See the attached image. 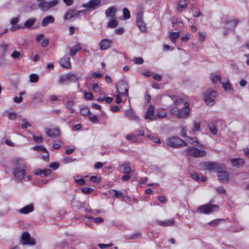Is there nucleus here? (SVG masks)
Segmentation results:
<instances>
[{
  "instance_id": "1",
  "label": "nucleus",
  "mask_w": 249,
  "mask_h": 249,
  "mask_svg": "<svg viewBox=\"0 0 249 249\" xmlns=\"http://www.w3.org/2000/svg\"><path fill=\"white\" fill-rule=\"evenodd\" d=\"M168 100L171 99L174 102V104L176 106H180L183 105V107L179 109L177 107H173L171 109V114L177 118L180 119L187 118L189 116L188 102H185L183 104V100L181 99H177L175 96H169L167 97Z\"/></svg>"
},
{
  "instance_id": "2",
  "label": "nucleus",
  "mask_w": 249,
  "mask_h": 249,
  "mask_svg": "<svg viewBox=\"0 0 249 249\" xmlns=\"http://www.w3.org/2000/svg\"><path fill=\"white\" fill-rule=\"evenodd\" d=\"M222 20L225 24L223 33L224 36H227L230 32L233 31L238 23L237 19L232 18L228 16L222 17Z\"/></svg>"
},
{
  "instance_id": "3",
  "label": "nucleus",
  "mask_w": 249,
  "mask_h": 249,
  "mask_svg": "<svg viewBox=\"0 0 249 249\" xmlns=\"http://www.w3.org/2000/svg\"><path fill=\"white\" fill-rule=\"evenodd\" d=\"M219 210V207L216 205L206 204L200 206L197 211L201 213L209 214L213 212L217 211Z\"/></svg>"
},
{
  "instance_id": "4",
  "label": "nucleus",
  "mask_w": 249,
  "mask_h": 249,
  "mask_svg": "<svg viewBox=\"0 0 249 249\" xmlns=\"http://www.w3.org/2000/svg\"><path fill=\"white\" fill-rule=\"evenodd\" d=\"M187 154L195 158L204 157L207 152L206 151L194 147H189L186 149Z\"/></svg>"
},
{
  "instance_id": "5",
  "label": "nucleus",
  "mask_w": 249,
  "mask_h": 249,
  "mask_svg": "<svg viewBox=\"0 0 249 249\" xmlns=\"http://www.w3.org/2000/svg\"><path fill=\"white\" fill-rule=\"evenodd\" d=\"M116 93L122 94L126 97L128 95V85L127 82L124 80L118 82L116 86Z\"/></svg>"
},
{
  "instance_id": "6",
  "label": "nucleus",
  "mask_w": 249,
  "mask_h": 249,
  "mask_svg": "<svg viewBox=\"0 0 249 249\" xmlns=\"http://www.w3.org/2000/svg\"><path fill=\"white\" fill-rule=\"evenodd\" d=\"M167 144L168 146L178 148L182 146H187V143L179 137H172L168 139Z\"/></svg>"
},
{
  "instance_id": "7",
  "label": "nucleus",
  "mask_w": 249,
  "mask_h": 249,
  "mask_svg": "<svg viewBox=\"0 0 249 249\" xmlns=\"http://www.w3.org/2000/svg\"><path fill=\"white\" fill-rule=\"evenodd\" d=\"M25 168L15 167L13 172V175L16 181L20 182L25 177L26 174Z\"/></svg>"
},
{
  "instance_id": "8",
  "label": "nucleus",
  "mask_w": 249,
  "mask_h": 249,
  "mask_svg": "<svg viewBox=\"0 0 249 249\" xmlns=\"http://www.w3.org/2000/svg\"><path fill=\"white\" fill-rule=\"evenodd\" d=\"M137 25L141 31L146 32L147 31V27L145 23L143 21V13L142 12H138L136 17Z\"/></svg>"
},
{
  "instance_id": "9",
  "label": "nucleus",
  "mask_w": 249,
  "mask_h": 249,
  "mask_svg": "<svg viewBox=\"0 0 249 249\" xmlns=\"http://www.w3.org/2000/svg\"><path fill=\"white\" fill-rule=\"evenodd\" d=\"M154 111L155 107L152 105H150L144 115V119L146 120H148V122H151L156 120L157 116L154 114Z\"/></svg>"
},
{
  "instance_id": "10",
  "label": "nucleus",
  "mask_w": 249,
  "mask_h": 249,
  "mask_svg": "<svg viewBox=\"0 0 249 249\" xmlns=\"http://www.w3.org/2000/svg\"><path fill=\"white\" fill-rule=\"evenodd\" d=\"M21 243L23 245H34L36 243L34 240L30 236V234L26 231L23 232L21 236Z\"/></svg>"
},
{
  "instance_id": "11",
  "label": "nucleus",
  "mask_w": 249,
  "mask_h": 249,
  "mask_svg": "<svg viewBox=\"0 0 249 249\" xmlns=\"http://www.w3.org/2000/svg\"><path fill=\"white\" fill-rule=\"evenodd\" d=\"M84 12V11L83 10L76 11L74 9H70L68 11L64 18L65 20H68L72 18H77L80 13Z\"/></svg>"
},
{
  "instance_id": "12",
  "label": "nucleus",
  "mask_w": 249,
  "mask_h": 249,
  "mask_svg": "<svg viewBox=\"0 0 249 249\" xmlns=\"http://www.w3.org/2000/svg\"><path fill=\"white\" fill-rule=\"evenodd\" d=\"M124 116L131 121H139L140 120L139 116L136 114L132 108H130L125 111Z\"/></svg>"
},
{
  "instance_id": "13",
  "label": "nucleus",
  "mask_w": 249,
  "mask_h": 249,
  "mask_svg": "<svg viewBox=\"0 0 249 249\" xmlns=\"http://www.w3.org/2000/svg\"><path fill=\"white\" fill-rule=\"evenodd\" d=\"M217 176L219 181L222 183H227L229 182V175L227 171H218Z\"/></svg>"
},
{
  "instance_id": "14",
  "label": "nucleus",
  "mask_w": 249,
  "mask_h": 249,
  "mask_svg": "<svg viewBox=\"0 0 249 249\" xmlns=\"http://www.w3.org/2000/svg\"><path fill=\"white\" fill-rule=\"evenodd\" d=\"M101 3V0H90L89 2L83 4V7L89 9H94Z\"/></svg>"
},
{
  "instance_id": "15",
  "label": "nucleus",
  "mask_w": 249,
  "mask_h": 249,
  "mask_svg": "<svg viewBox=\"0 0 249 249\" xmlns=\"http://www.w3.org/2000/svg\"><path fill=\"white\" fill-rule=\"evenodd\" d=\"M188 7V3L185 0H179L177 2V7L176 11L181 13L185 11Z\"/></svg>"
},
{
  "instance_id": "16",
  "label": "nucleus",
  "mask_w": 249,
  "mask_h": 249,
  "mask_svg": "<svg viewBox=\"0 0 249 249\" xmlns=\"http://www.w3.org/2000/svg\"><path fill=\"white\" fill-rule=\"evenodd\" d=\"M46 133L49 137L53 138L59 136L60 133V130L59 128L47 129Z\"/></svg>"
},
{
  "instance_id": "17",
  "label": "nucleus",
  "mask_w": 249,
  "mask_h": 249,
  "mask_svg": "<svg viewBox=\"0 0 249 249\" xmlns=\"http://www.w3.org/2000/svg\"><path fill=\"white\" fill-rule=\"evenodd\" d=\"M232 166L240 167L244 164L245 161L242 158H232L230 159Z\"/></svg>"
},
{
  "instance_id": "18",
  "label": "nucleus",
  "mask_w": 249,
  "mask_h": 249,
  "mask_svg": "<svg viewBox=\"0 0 249 249\" xmlns=\"http://www.w3.org/2000/svg\"><path fill=\"white\" fill-rule=\"evenodd\" d=\"M112 41L107 39H104L102 40L99 43L100 48L101 50H105L107 49L110 47Z\"/></svg>"
},
{
  "instance_id": "19",
  "label": "nucleus",
  "mask_w": 249,
  "mask_h": 249,
  "mask_svg": "<svg viewBox=\"0 0 249 249\" xmlns=\"http://www.w3.org/2000/svg\"><path fill=\"white\" fill-rule=\"evenodd\" d=\"M157 223L161 226L163 227H168L173 226L175 224V219L172 218L167 220L165 221H160V220H157Z\"/></svg>"
},
{
  "instance_id": "20",
  "label": "nucleus",
  "mask_w": 249,
  "mask_h": 249,
  "mask_svg": "<svg viewBox=\"0 0 249 249\" xmlns=\"http://www.w3.org/2000/svg\"><path fill=\"white\" fill-rule=\"evenodd\" d=\"M226 168L225 164L217 162H213L212 170L214 172L223 171Z\"/></svg>"
},
{
  "instance_id": "21",
  "label": "nucleus",
  "mask_w": 249,
  "mask_h": 249,
  "mask_svg": "<svg viewBox=\"0 0 249 249\" xmlns=\"http://www.w3.org/2000/svg\"><path fill=\"white\" fill-rule=\"evenodd\" d=\"M59 63L63 68L70 69L71 68L70 58L69 57H63L59 60Z\"/></svg>"
},
{
  "instance_id": "22",
  "label": "nucleus",
  "mask_w": 249,
  "mask_h": 249,
  "mask_svg": "<svg viewBox=\"0 0 249 249\" xmlns=\"http://www.w3.org/2000/svg\"><path fill=\"white\" fill-rule=\"evenodd\" d=\"M54 21V18L51 15L47 16L44 18L42 21L41 25L43 27L47 26L49 23H53Z\"/></svg>"
},
{
  "instance_id": "23",
  "label": "nucleus",
  "mask_w": 249,
  "mask_h": 249,
  "mask_svg": "<svg viewBox=\"0 0 249 249\" xmlns=\"http://www.w3.org/2000/svg\"><path fill=\"white\" fill-rule=\"evenodd\" d=\"M13 165L15 167H19V168H25L26 165L23 162L22 160L18 158H16L12 161Z\"/></svg>"
},
{
  "instance_id": "24",
  "label": "nucleus",
  "mask_w": 249,
  "mask_h": 249,
  "mask_svg": "<svg viewBox=\"0 0 249 249\" xmlns=\"http://www.w3.org/2000/svg\"><path fill=\"white\" fill-rule=\"evenodd\" d=\"M213 162V161H203L200 162L199 165L205 170H212Z\"/></svg>"
},
{
  "instance_id": "25",
  "label": "nucleus",
  "mask_w": 249,
  "mask_h": 249,
  "mask_svg": "<svg viewBox=\"0 0 249 249\" xmlns=\"http://www.w3.org/2000/svg\"><path fill=\"white\" fill-rule=\"evenodd\" d=\"M126 139L134 143H140L142 142V139L137 138V136L134 134H129L126 135Z\"/></svg>"
},
{
  "instance_id": "26",
  "label": "nucleus",
  "mask_w": 249,
  "mask_h": 249,
  "mask_svg": "<svg viewBox=\"0 0 249 249\" xmlns=\"http://www.w3.org/2000/svg\"><path fill=\"white\" fill-rule=\"evenodd\" d=\"M116 12V9L115 6L109 7L106 11V15L108 17H114Z\"/></svg>"
},
{
  "instance_id": "27",
  "label": "nucleus",
  "mask_w": 249,
  "mask_h": 249,
  "mask_svg": "<svg viewBox=\"0 0 249 249\" xmlns=\"http://www.w3.org/2000/svg\"><path fill=\"white\" fill-rule=\"evenodd\" d=\"M33 210L34 207L33 205L30 204L20 209L19 212L21 213L27 214L30 212H32Z\"/></svg>"
},
{
  "instance_id": "28",
  "label": "nucleus",
  "mask_w": 249,
  "mask_h": 249,
  "mask_svg": "<svg viewBox=\"0 0 249 249\" xmlns=\"http://www.w3.org/2000/svg\"><path fill=\"white\" fill-rule=\"evenodd\" d=\"M18 21H19L18 17L13 18L11 20V24L13 25L12 30L16 31L19 28H22L20 26H19L18 25H16V24L18 22Z\"/></svg>"
},
{
  "instance_id": "29",
  "label": "nucleus",
  "mask_w": 249,
  "mask_h": 249,
  "mask_svg": "<svg viewBox=\"0 0 249 249\" xmlns=\"http://www.w3.org/2000/svg\"><path fill=\"white\" fill-rule=\"evenodd\" d=\"M82 49V47H80V44H78L74 46L71 47L70 49V53L71 56H74L80 50Z\"/></svg>"
},
{
  "instance_id": "30",
  "label": "nucleus",
  "mask_w": 249,
  "mask_h": 249,
  "mask_svg": "<svg viewBox=\"0 0 249 249\" xmlns=\"http://www.w3.org/2000/svg\"><path fill=\"white\" fill-rule=\"evenodd\" d=\"M38 7L44 12L47 11L49 10L47 1H42L38 3Z\"/></svg>"
},
{
  "instance_id": "31",
  "label": "nucleus",
  "mask_w": 249,
  "mask_h": 249,
  "mask_svg": "<svg viewBox=\"0 0 249 249\" xmlns=\"http://www.w3.org/2000/svg\"><path fill=\"white\" fill-rule=\"evenodd\" d=\"M109 194L116 198H121L124 196V194L122 192L115 190L109 191Z\"/></svg>"
},
{
  "instance_id": "32",
  "label": "nucleus",
  "mask_w": 249,
  "mask_h": 249,
  "mask_svg": "<svg viewBox=\"0 0 249 249\" xmlns=\"http://www.w3.org/2000/svg\"><path fill=\"white\" fill-rule=\"evenodd\" d=\"M44 96L43 92L38 91L33 95V100H38L40 101Z\"/></svg>"
},
{
  "instance_id": "33",
  "label": "nucleus",
  "mask_w": 249,
  "mask_h": 249,
  "mask_svg": "<svg viewBox=\"0 0 249 249\" xmlns=\"http://www.w3.org/2000/svg\"><path fill=\"white\" fill-rule=\"evenodd\" d=\"M118 25V21L116 17L110 19L108 22V26L112 28L116 27Z\"/></svg>"
},
{
  "instance_id": "34",
  "label": "nucleus",
  "mask_w": 249,
  "mask_h": 249,
  "mask_svg": "<svg viewBox=\"0 0 249 249\" xmlns=\"http://www.w3.org/2000/svg\"><path fill=\"white\" fill-rule=\"evenodd\" d=\"M36 21V19L35 18L29 19L24 23V26L26 28H30L31 26L34 25Z\"/></svg>"
},
{
  "instance_id": "35",
  "label": "nucleus",
  "mask_w": 249,
  "mask_h": 249,
  "mask_svg": "<svg viewBox=\"0 0 249 249\" xmlns=\"http://www.w3.org/2000/svg\"><path fill=\"white\" fill-rule=\"evenodd\" d=\"M80 114L83 116H87L90 114L89 109L85 107H83L80 109Z\"/></svg>"
},
{
  "instance_id": "36",
  "label": "nucleus",
  "mask_w": 249,
  "mask_h": 249,
  "mask_svg": "<svg viewBox=\"0 0 249 249\" xmlns=\"http://www.w3.org/2000/svg\"><path fill=\"white\" fill-rule=\"evenodd\" d=\"M179 35H180L179 32L171 33L170 34L171 40L172 42H175L176 41V39L178 38L179 36Z\"/></svg>"
},
{
  "instance_id": "37",
  "label": "nucleus",
  "mask_w": 249,
  "mask_h": 249,
  "mask_svg": "<svg viewBox=\"0 0 249 249\" xmlns=\"http://www.w3.org/2000/svg\"><path fill=\"white\" fill-rule=\"evenodd\" d=\"M59 0H52L47 1L49 9L56 6L59 2Z\"/></svg>"
},
{
  "instance_id": "38",
  "label": "nucleus",
  "mask_w": 249,
  "mask_h": 249,
  "mask_svg": "<svg viewBox=\"0 0 249 249\" xmlns=\"http://www.w3.org/2000/svg\"><path fill=\"white\" fill-rule=\"evenodd\" d=\"M224 220L223 219H216L209 222L208 224L211 226L215 227L219 224L220 221Z\"/></svg>"
},
{
  "instance_id": "39",
  "label": "nucleus",
  "mask_w": 249,
  "mask_h": 249,
  "mask_svg": "<svg viewBox=\"0 0 249 249\" xmlns=\"http://www.w3.org/2000/svg\"><path fill=\"white\" fill-rule=\"evenodd\" d=\"M204 100H205V103L207 105L210 106H212L213 105H214V104L215 103L214 100L211 97H205Z\"/></svg>"
},
{
  "instance_id": "40",
  "label": "nucleus",
  "mask_w": 249,
  "mask_h": 249,
  "mask_svg": "<svg viewBox=\"0 0 249 249\" xmlns=\"http://www.w3.org/2000/svg\"><path fill=\"white\" fill-rule=\"evenodd\" d=\"M209 129L213 135L216 134L217 130L213 123H210L208 125Z\"/></svg>"
},
{
  "instance_id": "41",
  "label": "nucleus",
  "mask_w": 249,
  "mask_h": 249,
  "mask_svg": "<svg viewBox=\"0 0 249 249\" xmlns=\"http://www.w3.org/2000/svg\"><path fill=\"white\" fill-rule=\"evenodd\" d=\"M30 81L31 83H36L38 81L39 77L37 74H31L30 75Z\"/></svg>"
},
{
  "instance_id": "42",
  "label": "nucleus",
  "mask_w": 249,
  "mask_h": 249,
  "mask_svg": "<svg viewBox=\"0 0 249 249\" xmlns=\"http://www.w3.org/2000/svg\"><path fill=\"white\" fill-rule=\"evenodd\" d=\"M186 141L188 142H189L192 144H194L195 145H196V144H195L196 143L198 142L197 138L196 137L191 138L189 136H186Z\"/></svg>"
},
{
  "instance_id": "43",
  "label": "nucleus",
  "mask_w": 249,
  "mask_h": 249,
  "mask_svg": "<svg viewBox=\"0 0 249 249\" xmlns=\"http://www.w3.org/2000/svg\"><path fill=\"white\" fill-rule=\"evenodd\" d=\"M11 56L15 59H20L22 56V54L19 52L14 51L12 53Z\"/></svg>"
},
{
  "instance_id": "44",
  "label": "nucleus",
  "mask_w": 249,
  "mask_h": 249,
  "mask_svg": "<svg viewBox=\"0 0 249 249\" xmlns=\"http://www.w3.org/2000/svg\"><path fill=\"white\" fill-rule=\"evenodd\" d=\"M68 75L61 76L59 80V83L60 84H65L68 81Z\"/></svg>"
},
{
  "instance_id": "45",
  "label": "nucleus",
  "mask_w": 249,
  "mask_h": 249,
  "mask_svg": "<svg viewBox=\"0 0 249 249\" xmlns=\"http://www.w3.org/2000/svg\"><path fill=\"white\" fill-rule=\"evenodd\" d=\"M94 191V189L90 187H85L81 189L83 193L85 194H89L91 193Z\"/></svg>"
},
{
  "instance_id": "46",
  "label": "nucleus",
  "mask_w": 249,
  "mask_h": 249,
  "mask_svg": "<svg viewBox=\"0 0 249 249\" xmlns=\"http://www.w3.org/2000/svg\"><path fill=\"white\" fill-rule=\"evenodd\" d=\"M213 95V97L217 96V93L216 91L213 90L212 89H209L207 90L205 93V96Z\"/></svg>"
},
{
  "instance_id": "47",
  "label": "nucleus",
  "mask_w": 249,
  "mask_h": 249,
  "mask_svg": "<svg viewBox=\"0 0 249 249\" xmlns=\"http://www.w3.org/2000/svg\"><path fill=\"white\" fill-rule=\"evenodd\" d=\"M31 125V124H30V123L29 122H28L27 121V120H26V119L22 120V124L21 125L22 128L26 129L28 126H30Z\"/></svg>"
},
{
  "instance_id": "48",
  "label": "nucleus",
  "mask_w": 249,
  "mask_h": 249,
  "mask_svg": "<svg viewBox=\"0 0 249 249\" xmlns=\"http://www.w3.org/2000/svg\"><path fill=\"white\" fill-rule=\"evenodd\" d=\"M123 16L125 19H128L130 17L129 11L128 9L124 8L123 9Z\"/></svg>"
},
{
  "instance_id": "49",
  "label": "nucleus",
  "mask_w": 249,
  "mask_h": 249,
  "mask_svg": "<svg viewBox=\"0 0 249 249\" xmlns=\"http://www.w3.org/2000/svg\"><path fill=\"white\" fill-rule=\"evenodd\" d=\"M200 128V123L198 122H194V126L193 128V133L198 131Z\"/></svg>"
},
{
  "instance_id": "50",
  "label": "nucleus",
  "mask_w": 249,
  "mask_h": 249,
  "mask_svg": "<svg viewBox=\"0 0 249 249\" xmlns=\"http://www.w3.org/2000/svg\"><path fill=\"white\" fill-rule=\"evenodd\" d=\"M141 237V234L140 233H134L131 235L128 236V239H136L140 238Z\"/></svg>"
},
{
  "instance_id": "51",
  "label": "nucleus",
  "mask_w": 249,
  "mask_h": 249,
  "mask_svg": "<svg viewBox=\"0 0 249 249\" xmlns=\"http://www.w3.org/2000/svg\"><path fill=\"white\" fill-rule=\"evenodd\" d=\"M68 81L69 82H75L77 81V78L76 75L74 74H68Z\"/></svg>"
},
{
  "instance_id": "52",
  "label": "nucleus",
  "mask_w": 249,
  "mask_h": 249,
  "mask_svg": "<svg viewBox=\"0 0 249 249\" xmlns=\"http://www.w3.org/2000/svg\"><path fill=\"white\" fill-rule=\"evenodd\" d=\"M147 137L149 139L153 141L155 143H160V140L159 138H156L151 135H147Z\"/></svg>"
},
{
  "instance_id": "53",
  "label": "nucleus",
  "mask_w": 249,
  "mask_h": 249,
  "mask_svg": "<svg viewBox=\"0 0 249 249\" xmlns=\"http://www.w3.org/2000/svg\"><path fill=\"white\" fill-rule=\"evenodd\" d=\"M222 87L226 90H230L232 89L231 85L229 82L227 83H222Z\"/></svg>"
},
{
  "instance_id": "54",
  "label": "nucleus",
  "mask_w": 249,
  "mask_h": 249,
  "mask_svg": "<svg viewBox=\"0 0 249 249\" xmlns=\"http://www.w3.org/2000/svg\"><path fill=\"white\" fill-rule=\"evenodd\" d=\"M133 61L135 64H142L143 63V59L141 57H134Z\"/></svg>"
},
{
  "instance_id": "55",
  "label": "nucleus",
  "mask_w": 249,
  "mask_h": 249,
  "mask_svg": "<svg viewBox=\"0 0 249 249\" xmlns=\"http://www.w3.org/2000/svg\"><path fill=\"white\" fill-rule=\"evenodd\" d=\"M85 97L88 100H92L93 97V95L91 92H87V91L84 92Z\"/></svg>"
},
{
  "instance_id": "56",
  "label": "nucleus",
  "mask_w": 249,
  "mask_h": 249,
  "mask_svg": "<svg viewBox=\"0 0 249 249\" xmlns=\"http://www.w3.org/2000/svg\"><path fill=\"white\" fill-rule=\"evenodd\" d=\"M156 116H157V118H164L167 116V113L164 111L159 112L157 113Z\"/></svg>"
},
{
  "instance_id": "57",
  "label": "nucleus",
  "mask_w": 249,
  "mask_h": 249,
  "mask_svg": "<svg viewBox=\"0 0 249 249\" xmlns=\"http://www.w3.org/2000/svg\"><path fill=\"white\" fill-rule=\"evenodd\" d=\"M124 167L123 172L125 174L130 173L131 171V168L129 166H125L124 164L122 165Z\"/></svg>"
},
{
  "instance_id": "58",
  "label": "nucleus",
  "mask_w": 249,
  "mask_h": 249,
  "mask_svg": "<svg viewBox=\"0 0 249 249\" xmlns=\"http://www.w3.org/2000/svg\"><path fill=\"white\" fill-rule=\"evenodd\" d=\"M92 89L94 91L96 92H98L100 91V88L97 83L93 84Z\"/></svg>"
},
{
  "instance_id": "59",
  "label": "nucleus",
  "mask_w": 249,
  "mask_h": 249,
  "mask_svg": "<svg viewBox=\"0 0 249 249\" xmlns=\"http://www.w3.org/2000/svg\"><path fill=\"white\" fill-rule=\"evenodd\" d=\"M90 180L92 182H100L101 179L100 178H98L97 176H91L90 178Z\"/></svg>"
},
{
  "instance_id": "60",
  "label": "nucleus",
  "mask_w": 249,
  "mask_h": 249,
  "mask_svg": "<svg viewBox=\"0 0 249 249\" xmlns=\"http://www.w3.org/2000/svg\"><path fill=\"white\" fill-rule=\"evenodd\" d=\"M34 150H36L39 151L45 152L46 151V149L42 146H35L33 147Z\"/></svg>"
},
{
  "instance_id": "61",
  "label": "nucleus",
  "mask_w": 249,
  "mask_h": 249,
  "mask_svg": "<svg viewBox=\"0 0 249 249\" xmlns=\"http://www.w3.org/2000/svg\"><path fill=\"white\" fill-rule=\"evenodd\" d=\"M187 129L186 126H183L180 131V134L182 137H185L186 136Z\"/></svg>"
},
{
  "instance_id": "62",
  "label": "nucleus",
  "mask_w": 249,
  "mask_h": 249,
  "mask_svg": "<svg viewBox=\"0 0 249 249\" xmlns=\"http://www.w3.org/2000/svg\"><path fill=\"white\" fill-rule=\"evenodd\" d=\"M50 167L52 168L53 170H56L58 168L59 163L58 162H53L50 164Z\"/></svg>"
},
{
  "instance_id": "63",
  "label": "nucleus",
  "mask_w": 249,
  "mask_h": 249,
  "mask_svg": "<svg viewBox=\"0 0 249 249\" xmlns=\"http://www.w3.org/2000/svg\"><path fill=\"white\" fill-rule=\"evenodd\" d=\"M212 80L213 83H216L218 81L221 80V76L220 75L213 76L212 78Z\"/></svg>"
},
{
  "instance_id": "64",
  "label": "nucleus",
  "mask_w": 249,
  "mask_h": 249,
  "mask_svg": "<svg viewBox=\"0 0 249 249\" xmlns=\"http://www.w3.org/2000/svg\"><path fill=\"white\" fill-rule=\"evenodd\" d=\"M34 140L37 143H41L43 141L42 138L39 136H33Z\"/></svg>"
}]
</instances>
